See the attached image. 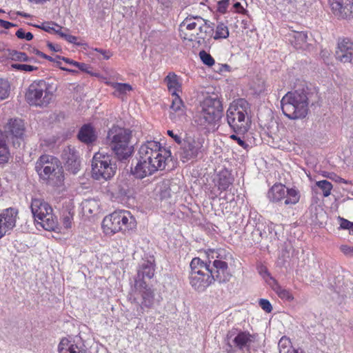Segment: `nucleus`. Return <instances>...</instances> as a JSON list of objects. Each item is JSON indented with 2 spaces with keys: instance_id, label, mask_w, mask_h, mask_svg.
<instances>
[{
  "instance_id": "obj_53",
  "label": "nucleus",
  "mask_w": 353,
  "mask_h": 353,
  "mask_svg": "<svg viewBox=\"0 0 353 353\" xmlns=\"http://www.w3.org/2000/svg\"><path fill=\"white\" fill-rule=\"evenodd\" d=\"M167 134L178 144L182 143L183 141L181 137L179 135L174 134L172 130H168Z\"/></svg>"
},
{
  "instance_id": "obj_8",
  "label": "nucleus",
  "mask_w": 353,
  "mask_h": 353,
  "mask_svg": "<svg viewBox=\"0 0 353 353\" xmlns=\"http://www.w3.org/2000/svg\"><path fill=\"white\" fill-rule=\"evenodd\" d=\"M190 266V284L195 290L203 292L213 283V277L210 276V264L195 257L191 261Z\"/></svg>"
},
{
  "instance_id": "obj_1",
  "label": "nucleus",
  "mask_w": 353,
  "mask_h": 353,
  "mask_svg": "<svg viewBox=\"0 0 353 353\" xmlns=\"http://www.w3.org/2000/svg\"><path fill=\"white\" fill-rule=\"evenodd\" d=\"M138 154L139 160L132 173L139 179L164 170L169 159L172 160L170 150L161 147L155 141H148L142 144Z\"/></svg>"
},
{
  "instance_id": "obj_28",
  "label": "nucleus",
  "mask_w": 353,
  "mask_h": 353,
  "mask_svg": "<svg viewBox=\"0 0 353 353\" xmlns=\"http://www.w3.org/2000/svg\"><path fill=\"white\" fill-rule=\"evenodd\" d=\"M7 141L8 140L5 133H2V130H0V163H7L10 156Z\"/></svg>"
},
{
  "instance_id": "obj_19",
  "label": "nucleus",
  "mask_w": 353,
  "mask_h": 353,
  "mask_svg": "<svg viewBox=\"0 0 353 353\" xmlns=\"http://www.w3.org/2000/svg\"><path fill=\"white\" fill-rule=\"evenodd\" d=\"M335 59L342 63H352L353 61V42L349 38H339L334 53Z\"/></svg>"
},
{
  "instance_id": "obj_33",
  "label": "nucleus",
  "mask_w": 353,
  "mask_h": 353,
  "mask_svg": "<svg viewBox=\"0 0 353 353\" xmlns=\"http://www.w3.org/2000/svg\"><path fill=\"white\" fill-rule=\"evenodd\" d=\"M286 196L284 201L285 205L296 204L300 199L299 192L295 188L287 189Z\"/></svg>"
},
{
  "instance_id": "obj_45",
  "label": "nucleus",
  "mask_w": 353,
  "mask_h": 353,
  "mask_svg": "<svg viewBox=\"0 0 353 353\" xmlns=\"http://www.w3.org/2000/svg\"><path fill=\"white\" fill-rule=\"evenodd\" d=\"M260 307L266 312L270 313L272 310L270 302L267 299H261L259 301Z\"/></svg>"
},
{
  "instance_id": "obj_50",
  "label": "nucleus",
  "mask_w": 353,
  "mask_h": 353,
  "mask_svg": "<svg viewBox=\"0 0 353 353\" xmlns=\"http://www.w3.org/2000/svg\"><path fill=\"white\" fill-rule=\"evenodd\" d=\"M341 251L347 256H353V247L347 245H342L340 247Z\"/></svg>"
},
{
  "instance_id": "obj_12",
  "label": "nucleus",
  "mask_w": 353,
  "mask_h": 353,
  "mask_svg": "<svg viewBox=\"0 0 353 353\" xmlns=\"http://www.w3.org/2000/svg\"><path fill=\"white\" fill-rule=\"evenodd\" d=\"M208 257L210 264V277H213V282L216 281L219 283H227L232 277L228 263L223 261L222 253L224 250H210Z\"/></svg>"
},
{
  "instance_id": "obj_57",
  "label": "nucleus",
  "mask_w": 353,
  "mask_h": 353,
  "mask_svg": "<svg viewBox=\"0 0 353 353\" xmlns=\"http://www.w3.org/2000/svg\"><path fill=\"white\" fill-rule=\"evenodd\" d=\"M64 39L66 40L67 41H68L69 43H76L77 37H76L73 35L69 34H66L65 35Z\"/></svg>"
},
{
  "instance_id": "obj_52",
  "label": "nucleus",
  "mask_w": 353,
  "mask_h": 353,
  "mask_svg": "<svg viewBox=\"0 0 353 353\" xmlns=\"http://www.w3.org/2000/svg\"><path fill=\"white\" fill-rule=\"evenodd\" d=\"M33 52L38 56L43 58V59H46L50 61H52V62H56L58 61L56 59V57L54 58H52V57L50 56H48L44 53H43L42 52L39 51V50L37 49H34Z\"/></svg>"
},
{
  "instance_id": "obj_26",
  "label": "nucleus",
  "mask_w": 353,
  "mask_h": 353,
  "mask_svg": "<svg viewBox=\"0 0 353 353\" xmlns=\"http://www.w3.org/2000/svg\"><path fill=\"white\" fill-rule=\"evenodd\" d=\"M268 196L272 202L275 203L285 199V186L281 183L274 184L268 191Z\"/></svg>"
},
{
  "instance_id": "obj_2",
  "label": "nucleus",
  "mask_w": 353,
  "mask_h": 353,
  "mask_svg": "<svg viewBox=\"0 0 353 353\" xmlns=\"http://www.w3.org/2000/svg\"><path fill=\"white\" fill-rule=\"evenodd\" d=\"M179 35L183 40L196 41L206 46L214 33V23L199 16H188L179 25Z\"/></svg>"
},
{
  "instance_id": "obj_59",
  "label": "nucleus",
  "mask_w": 353,
  "mask_h": 353,
  "mask_svg": "<svg viewBox=\"0 0 353 353\" xmlns=\"http://www.w3.org/2000/svg\"><path fill=\"white\" fill-rule=\"evenodd\" d=\"M61 63L59 61H57V65L59 66L60 68V69L62 70H65V71H67V72H72V73H77L78 72L75 70H72V69H69V68H65V67H62V66H61Z\"/></svg>"
},
{
  "instance_id": "obj_40",
  "label": "nucleus",
  "mask_w": 353,
  "mask_h": 353,
  "mask_svg": "<svg viewBox=\"0 0 353 353\" xmlns=\"http://www.w3.org/2000/svg\"><path fill=\"white\" fill-rule=\"evenodd\" d=\"M12 68L22 71H26V72H32L34 70H36L37 69V67L28 65V64H22V63H16L12 65Z\"/></svg>"
},
{
  "instance_id": "obj_34",
  "label": "nucleus",
  "mask_w": 353,
  "mask_h": 353,
  "mask_svg": "<svg viewBox=\"0 0 353 353\" xmlns=\"http://www.w3.org/2000/svg\"><path fill=\"white\" fill-rule=\"evenodd\" d=\"M229 37V30L224 23H220L217 25L216 28L215 34H212V37L215 40H218L219 39H226Z\"/></svg>"
},
{
  "instance_id": "obj_36",
  "label": "nucleus",
  "mask_w": 353,
  "mask_h": 353,
  "mask_svg": "<svg viewBox=\"0 0 353 353\" xmlns=\"http://www.w3.org/2000/svg\"><path fill=\"white\" fill-rule=\"evenodd\" d=\"M316 185L322 191L325 197L330 195L333 186L330 181L327 180L319 181L316 183Z\"/></svg>"
},
{
  "instance_id": "obj_9",
  "label": "nucleus",
  "mask_w": 353,
  "mask_h": 353,
  "mask_svg": "<svg viewBox=\"0 0 353 353\" xmlns=\"http://www.w3.org/2000/svg\"><path fill=\"white\" fill-rule=\"evenodd\" d=\"M30 208L37 225L48 231H53L57 228L58 221L52 214V208L43 199H32Z\"/></svg>"
},
{
  "instance_id": "obj_42",
  "label": "nucleus",
  "mask_w": 353,
  "mask_h": 353,
  "mask_svg": "<svg viewBox=\"0 0 353 353\" xmlns=\"http://www.w3.org/2000/svg\"><path fill=\"white\" fill-rule=\"evenodd\" d=\"M16 36L19 38V39H26L27 41H30L33 39V34L28 32H25V31L23 30V29L22 28H19L17 32H16Z\"/></svg>"
},
{
  "instance_id": "obj_15",
  "label": "nucleus",
  "mask_w": 353,
  "mask_h": 353,
  "mask_svg": "<svg viewBox=\"0 0 353 353\" xmlns=\"http://www.w3.org/2000/svg\"><path fill=\"white\" fill-rule=\"evenodd\" d=\"M26 128L24 121L19 118L10 119L4 126V130L6 139L11 141L14 147H20L26 135Z\"/></svg>"
},
{
  "instance_id": "obj_51",
  "label": "nucleus",
  "mask_w": 353,
  "mask_h": 353,
  "mask_svg": "<svg viewBox=\"0 0 353 353\" xmlns=\"http://www.w3.org/2000/svg\"><path fill=\"white\" fill-rule=\"evenodd\" d=\"M328 178H330V179L337 182V183H345V184H350V181H347L341 177H340L339 176L334 174V173H332V174H330L328 176H327Z\"/></svg>"
},
{
  "instance_id": "obj_35",
  "label": "nucleus",
  "mask_w": 353,
  "mask_h": 353,
  "mask_svg": "<svg viewBox=\"0 0 353 353\" xmlns=\"http://www.w3.org/2000/svg\"><path fill=\"white\" fill-rule=\"evenodd\" d=\"M99 203L96 200L88 199L83 203V209L85 212L92 214L98 210Z\"/></svg>"
},
{
  "instance_id": "obj_29",
  "label": "nucleus",
  "mask_w": 353,
  "mask_h": 353,
  "mask_svg": "<svg viewBox=\"0 0 353 353\" xmlns=\"http://www.w3.org/2000/svg\"><path fill=\"white\" fill-rule=\"evenodd\" d=\"M307 35L303 32H294L293 35L290 36V42L296 48H303L307 43Z\"/></svg>"
},
{
  "instance_id": "obj_25",
  "label": "nucleus",
  "mask_w": 353,
  "mask_h": 353,
  "mask_svg": "<svg viewBox=\"0 0 353 353\" xmlns=\"http://www.w3.org/2000/svg\"><path fill=\"white\" fill-rule=\"evenodd\" d=\"M17 215V209L14 208H6L0 213V222L2 223L8 231H10L16 225Z\"/></svg>"
},
{
  "instance_id": "obj_7",
  "label": "nucleus",
  "mask_w": 353,
  "mask_h": 353,
  "mask_svg": "<svg viewBox=\"0 0 353 353\" xmlns=\"http://www.w3.org/2000/svg\"><path fill=\"white\" fill-rule=\"evenodd\" d=\"M137 221L128 211H116L106 216L102 221V228L107 235L118 232H125L135 229Z\"/></svg>"
},
{
  "instance_id": "obj_32",
  "label": "nucleus",
  "mask_w": 353,
  "mask_h": 353,
  "mask_svg": "<svg viewBox=\"0 0 353 353\" xmlns=\"http://www.w3.org/2000/svg\"><path fill=\"white\" fill-rule=\"evenodd\" d=\"M110 85L113 89H114V94L117 97H119L120 95L125 94L128 92H130L132 90V86L128 83L112 82V83H110Z\"/></svg>"
},
{
  "instance_id": "obj_62",
  "label": "nucleus",
  "mask_w": 353,
  "mask_h": 353,
  "mask_svg": "<svg viewBox=\"0 0 353 353\" xmlns=\"http://www.w3.org/2000/svg\"><path fill=\"white\" fill-rule=\"evenodd\" d=\"M14 26H17V25L6 21L4 28L9 29L11 27H14Z\"/></svg>"
},
{
  "instance_id": "obj_60",
  "label": "nucleus",
  "mask_w": 353,
  "mask_h": 353,
  "mask_svg": "<svg viewBox=\"0 0 353 353\" xmlns=\"http://www.w3.org/2000/svg\"><path fill=\"white\" fill-rule=\"evenodd\" d=\"M47 46L52 51L59 52L61 50V48L59 46H55L50 42H48Z\"/></svg>"
},
{
  "instance_id": "obj_47",
  "label": "nucleus",
  "mask_w": 353,
  "mask_h": 353,
  "mask_svg": "<svg viewBox=\"0 0 353 353\" xmlns=\"http://www.w3.org/2000/svg\"><path fill=\"white\" fill-rule=\"evenodd\" d=\"M230 0H219L217 10L219 12L225 13Z\"/></svg>"
},
{
  "instance_id": "obj_20",
  "label": "nucleus",
  "mask_w": 353,
  "mask_h": 353,
  "mask_svg": "<svg viewBox=\"0 0 353 353\" xmlns=\"http://www.w3.org/2000/svg\"><path fill=\"white\" fill-rule=\"evenodd\" d=\"M155 265L153 261H143L137 270V274L134 279V286L147 285L145 279H151L154 275Z\"/></svg>"
},
{
  "instance_id": "obj_17",
  "label": "nucleus",
  "mask_w": 353,
  "mask_h": 353,
  "mask_svg": "<svg viewBox=\"0 0 353 353\" xmlns=\"http://www.w3.org/2000/svg\"><path fill=\"white\" fill-rule=\"evenodd\" d=\"M59 353H88L84 341L80 336L63 338L58 346Z\"/></svg>"
},
{
  "instance_id": "obj_55",
  "label": "nucleus",
  "mask_w": 353,
  "mask_h": 353,
  "mask_svg": "<svg viewBox=\"0 0 353 353\" xmlns=\"http://www.w3.org/2000/svg\"><path fill=\"white\" fill-rule=\"evenodd\" d=\"M56 59H57V61H58V59H61V60L64 61L65 63H67L68 64H70V65H74L75 67H77V63H79V62H77L76 61H74L72 59H70L64 57H61L59 55H57L56 56Z\"/></svg>"
},
{
  "instance_id": "obj_5",
  "label": "nucleus",
  "mask_w": 353,
  "mask_h": 353,
  "mask_svg": "<svg viewBox=\"0 0 353 353\" xmlns=\"http://www.w3.org/2000/svg\"><path fill=\"white\" fill-rule=\"evenodd\" d=\"M223 105L217 98L208 97L201 104L194 117L195 124L201 129H210L222 117Z\"/></svg>"
},
{
  "instance_id": "obj_38",
  "label": "nucleus",
  "mask_w": 353,
  "mask_h": 353,
  "mask_svg": "<svg viewBox=\"0 0 353 353\" xmlns=\"http://www.w3.org/2000/svg\"><path fill=\"white\" fill-rule=\"evenodd\" d=\"M10 94V83L8 80L0 79V100L8 97Z\"/></svg>"
},
{
  "instance_id": "obj_21",
  "label": "nucleus",
  "mask_w": 353,
  "mask_h": 353,
  "mask_svg": "<svg viewBox=\"0 0 353 353\" xmlns=\"http://www.w3.org/2000/svg\"><path fill=\"white\" fill-rule=\"evenodd\" d=\"M62 158L65 161L66 169L73 174L80 170V161L78 153L74 148L67 146L62 152Z\"/></svg>"
},
{
  "instance_id": "obj_10",
  "label": "nucleus",
  "mask_w": 353,
  "mask_h": 353,
  "mask_svg": "<svg viewBox=\"0 0 353 353\" xmlns=\"http://www.w3.org/2000/svg\"><path fill=\"white\" fill-rule=\"evenodd\" d=\"M248 102L243 99L238 100L228 108L227 121L235 132H245L248 129Z\"/></svg>"
},
{
  "instance_id": "obj_46",
  "label": "nucleus",
  "mask_w": 353,
  "mask_h": 353,
  "mask_svg": "<svg viewBox=\"0 0 353 353\" xmlns=\"http://www.w3.org/2000/svg\"><path fill=\"white\" fill-rule=\"evenodd\" d=\"M230 138L232 140H234L237 142V143L241 146L243 148L247 150L249 147V145L243 141L241 137H238L236 134H232L230 135Z\"/></svg>"
},
{
  "instance_id": "obj_39",
  "label": "nucleus",
  "mask_w": 353,
  "mask_h": 353,
  "mask_svg": "<svg viewBox=\"0 0 353 353\" xmlns=\"http://www.w3.org/2000/svg\"><path fill=\"white\" fill-rule=\"evenodd\" d=\"M199 57L202 62L208 66H212L214 64V59L213 57L205 50H201L199 52Z\"/></svg>"
},
{
  "instance_id": "obj_3",
  "label": "nucleus",
  "mask_w": 353,
  "mask_h": 353,
  "mask_svg": "<svg viewBox=\"0 0 353 353\" xmlns=\"http://www.w3.org/2000/svg\"><path fill=\"white\" fill-rule=\"evenodd\" d=\"M308 93L305 85L288 92L281 101L283 113L290 119L305 118L308 112Z\"/></svg>"
},
{
  "instance_id": "obj_16",
  "label": "nucleus",
  "mask_w": 353,
  "mask_h": 353,
  "mask_svg": "<svg viewBox=\"0 0 353 353\" xmlns=\"http://www.w3.org/2000/svg\"><path fill=\"white\" fill-rule=\"evenodd\" d=\"M180 145H181L180 158L185 163L198 157L199 154L201 152L203 141L200 139L188 137Z\"/></svg>"
},
{
  "instance_id": "obj_61",
  "label": "nucleus",
  "mask_w": 353,
  "mask_h": 353,
  "mask_svg": "<svg viewBox=\"0 0 353 353\" xmlns=\"http://www.w3.org/2000/svg\"><path fill=\"white\" fill-rule=\"evenodd\" d=\"M8 232L7 229L3 226L2 223L0 222V239L3 236Z\"/></svg>"
},
{
  "instance_id": "obj_18",
  "label": "nucleus",
  "mask_w": 353,
  "mask_h": 353,
  "mask_svg": "<svg viewBox=\"0 0 353 353\" xmlns=\"http://www.w3.org/2000/svg\"><path fill=\"white\" fill-rule=\"evenodd\" d=\"M134 288L141 296L140 303L141 310L153 308L155 305H159L163 299L161 295L156 294L154 290L149 287L148 284L143 285V286H134Z\"/></svg>"
},
{
  "instance_id": "obj_48",
  "label": "nucleus",
  "mask_w": 353,
  "mask_h": 353,
  "mask_svg": "<svg viewBox=\"0 0 353 353\" xmlns=\"http://www.w3.org/2000/svg\"><path fill=\"white\" fill-rule=\"evenodd\" d=\"M340 220V227L342 229H349L353 230V223L343 219L339 217Z\"/></svg>"
},
{
  "instance_id": "obj_13",
  "label": "nucleus",
  "mask_w": 353,
  "mask_h": 353,
  "mask_svg": "<svg viewBox=\"0 0 353 353\" xmlns=\"http://www.w3.org/2000/svg\"><path fill=\"white\" fill-rule=\"evenodd\" d=\"M117 167L112 163L110 157L96 153L92 161V174L94 179L108 180L112 178L115 173Z\"/></svg>"
},
{
  "instance_id": "obj_63",
  "label": "nucleus",
  "mask_w": 353,
  "mask_h": 353,
  "mask_svg": "<svg viewBox=\"0 0 353 353\" xmlns=\"http://www.w3.org/2000/svg\"><path fill=\"white\" fill-rule=\"evenodd\" d=\"M234 8L238 11L240 12V9H243L241 3L239 2H236L234 4Z\"/></svg>"
},
{
  "instance_id": "obj_27",
  "label": "nucleus",
  "mask_w": 353,
  "mask_h": 353,
  "mask_svg": "<svg viewBox=\"0 0 353 353\" xmlns=\"http://www.w3.org/2000/svg\"><path fill=\"white\" fill-rule=\"evenodd\" d=\"M278 347L279 353H305L301 348L296 349L293 347L290 339L285 336L281 338L278 343Z\"/></svg>"
},
{
  "instance_id": "obj_24",
  "label": "nucleus",
  "mask_w": 353,
  "mask_h": 353,
  "mask_svg": "<svg viewBox=\"0 0 353 353\" xmlns=\"http://www.w3.org/2000/svg\"><path fill=\"white\" fill-rule=\"evenodd\" d=\"M77 137L79 140L87 145L94 143L97 139V134L94 128L90 123L84 124L79 129Z\"/></svg>"
},
{
  "instance_id": "obj_56",
  "label": "nucleus",
  "mask_w": 353,
  "mask_h": 353,
  "mask_svg": "<svg viewBox=\"0 0 353 353\" xmlns=\"http://www.w3.org/2000/svg\"><path fill=\"white\" fill-rule=\"evenodd\" d=\"M295 3H301L302 0H284V2L283 3H278V5H280L281 7H283V6H287L288 4H293Z\"/></svg>"
},
{
  "instance_id": "obj_49",
  "label": "nucleus",
  "mask_w": 353,
  "mask_h": 353,
  "mask_svg": "<svg viewBox=\"0 0 353 353\" xmlns=\"http://www.w3.org/2000/svg\"><path fill=\"white\" fill-rule=\"evenodd\" d=\"M52 25L55 26V23H51L49 22L43 23L41 26H37V27L42 29L43 30L46 31L47 32L52 33V32H54V28H53L52 26Z\"/></svg>"
},
{
  "instance_id": "obj_30",
  "label": "nucleus",
  "mask_w": 353,
  "mask_h": 353,
  "mask_svg": "<svg viewBox=\"0 0 353 353\" xmlns=\"http://www.w3.org/2000/svg\"><path fill=\"white\" fill-rule=\"evenodd\" d=\"M232 183V179L230 173L228 171H222L219 174L218 186L221 190H226L229 186Z\"/></svg>"
},
{
  "instance_id": "obj_14",
  "label": "nucleus",
  "mask_w": 353,
  "mask_h": 353,
  "mask_svg": "<svg viewBox=\"0 0 353 353\" xmlns=\"http://www.w3.org/2000/svg\"><path fill=\"white\" fill-rule=\"evenodd\" d=\"M224 350L227 353H235L236 350L243 352L250 351V345L253 342L252 336L249 332L229 331L224 339Z\"/></svg>"
},
{
  "instance_id": "obj_64",
  "label": "nucleus",
  "mask_w": 353,
  "mask_h": 353,
  "mask_svg": "<svg viewBox=\"0 0 353 353\" xmlns=\"http://www.w3.org/2000/svg\"><path fill=\"white\" fill-rule=\"evenodd\" d=\"M161 195L163 198L165 197V182H163L161 185Z\"/></svg>"
},
{
  "instance_id": "obj_41",
  "label": "nucleus",
  "mask_w": 353,
  "mask_h": 353,
  "mask_svg": "<svg viewBox=\"0 0 353 353\" xmlns=\"http://www.w3.org/2000/svg\"><path fill=\"white\" fill-rule=\"evenodd\" d=\"M72 220L73 216L70 212L63 214V224L65 228H70L72 227Z\"/></svg>"
},
{
  "instance_id": "obj_37",
  "label": "nucleus",
  "mask_w": 353,
  "mask_h": 353,
  "mask_svg": "<svg viewBox=\"0 0 353 353\" xmlns=\"http://www.w3.org/2000/svg\"><path fill=\"white\" fill-rule=\"evenodd\" d=\"M274 292L277 294V295L283 300L292 301L294 299L292 294L290 292L285 288H283L281 286L276 285L274 288Z\"/></svg>"
},
{
  "instance_id": "obj_31",
  "label": "nucleus",
  "mask_w": 353,
  "mask_h": 353,
  "mask_svg": "<svg viewBox=\"0 0 353 353\" xmlns=\"http://www.w3.org/2000/svg\"><path fill=\"white\" fill-rule=\"evenodd\" d=\"M165 81L167 82V85L170 91H173V93H176L181 90V85L178 81L177 76L174 73H169L165 77Z\"/></svg>"
},
{
  "instance_id": "obj_23",
  "label": "nucleus",
  "mask_w": 353,
  "mask_h": 353,
  "mask_svg": "<svg viewBox=\"0 0 353 353\" xmlns=\"http://www.w3.org/2000/svg\"><path fill=\"white\" fill-rule=\"evenodd\" d=\"M334 13L339 17L347 18L353 14V0H329Z\"/></svg>"
},
{
  "instance_id": "obj_58",
  "label": "nucleus",
  "mask_w": 353,
  "mask_h": 353,
  "mask_svg": "<svg viewBox=\"0 0 353 353\" xmlns=\"http://www.w3.org/2000/svg\"><path fill=\"white\" fill-rule=\"evenodd\" d=\"M55 26L58 28L57 30L54 28V33L59 34L61 38L64 39L65 35L67 33H65L62 31V28L57 24H55Z\"/></svg>"
},
{
  "instance_id": "obj_6",
  "label": "nucleus",
  "mask_w": 353,
  "mask_h": 353,
  "mask_svg": "<svg viewBox=\"0 0 353 353\" xmlns=\"http://www.w3.org/2000/svg\"><path fill=\"white\" fill-rule=\"evenodd\" d=\"M35 170L41 179L48 180L54 185L59 186L63 181V169L59 159L52 156H41L36 162Z\"/></svg>"
},
{
  "instance_id": "obj_11",
  "label": "nucleus",
  "mask_w": 353,
  "mask_h": 353,
  "mask_svg": "<svg viewBox=\"0 0 353 353\" xmlns=\"http://www.w3.org/2000/svg\"><path fill=\"white\" fill-rule=\"evenodd\" d=\"M54 90L52 85L44 80L32 83L26 93V99L31 105L47 106L52 99Z\"/></svg>"
},
{
  "instance_id": "obj_44",
  "label": "nucleus",
  "mask_w": 353,
  "mask_h": 353,
  "mask_svg": "<svg viewBox=\"0 0 353 353\" xmlns=\"http://www.w3.org/2000/svg\"><path fill=\"white\" fill-rule=\"evenodd\" d=\"M77 68H79L81 71L90 74L92 76H97V74L92 72V68L85 63L79 62L78 63H77Z\"/></svg>"
},
{
  "instance_id": "obj_22",
  "label": "nucleus",
  "mask_w": 353,
  "mask_h": 353,
  "mask_svg": "<svg viewBox=\"0 0 353 353\" xmlns=\"http://www.w3.org/2000/svg\"><path fill=\"white\" fill-rule=\"evenodd\" d=\"M172 102L170 105V118L174 122H183L187 119L185 106L176 93H172Z\"/></svg>"
},
{
  "instance_id": "obj_54",
  "label": "nucleus",
  "mask_w": 353,
  "mask_h": 353,
  "mask_svg": "<svg viewBox=\"0 0 353 353\" xmlns=\"http://www.w3.org/2000/svg\"><path fill=\"white\" fill-rule=\"evenodd\" d=\"M95 51L101 54L103 57V59L106 60L109 59L110 57L112 55V54L110 51L103 50L101 48H95Z\"/></svg>"
},
{
  "instance_id": "obj_43",
  "label": "nucleus",
  "mask_w": 353,
  "mask_h": 353,
  "mask_svg": "<svg viewBox=\"0 0 353 353\" xmlns=\"http://www.w3.org/2000/svg\"><path fill=\"white\" fill-rule=\"evenodd\" d=\"M12 59L20 61H28L29 58L25 52L14 51L12 54Z\"/></svg>"
},
{
  "instance_id": "obj_4",
  "label": "nucleus",
  "mask_w": 353,
  "mask_h": 353,
  "mask_svg": "<svg viewBox=\"0 0 353 353\" xmlns=\"http://www.w3.org/2000/svg\"><path fill=\"white\" fill-rule=\"evenodd\" d=\"M132 131L129 129L113 126L108 130L106 142L117 158L126 160L133 152L134 147L130 143Z\"/></svg>"
}]
</instances>
